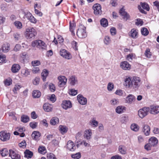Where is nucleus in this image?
Instances as JSON below:
<instances>
[{
    "mask_svg": "<svg viewBox=\"0 0 159 159\" xmlns=\"http://www.w3.org/2000/svg\"><path fill=\"white\" fill-rule=\"evenodd\" d=\"M126 107L123 106H118L116 109V111L119 114L122 113L124 111L126 110Z\"/></svg>",
    "mask_w": 159,
    "mask_h": 159,
    "instance_id": "a878e982",
    "label": "nucleus"
},
{
    "mask_svg": "<svg viewBox=\"0 0 159 159\" xmlns=\"http://www.w3.org/2000/svg\"><path fill=\"white\" fill-rule=\"evenodd\" d=\"M131 129L134 131H137L139 129V127L137 124H133L131 125Z\"/></svg>",
    "mask_w": 159,
    "mask_h": 159,
    "instance_id": "ea45409f",
    "label": "nucleus"
},
{
    "mask_svg": "<svg viewBox=\"0 0 159 159\" xmlns=\"http://www.w3.org/2000/svg\"><path fill=\"white\" fill-rule=\"evenodd\" d=\"M30 120V118L27 115H23L21 118V121L25 123L28 122Z\"/></svg>",
    "mask_w": 159,
    "mask_h": 159,
    "instance_id": "e433bc0d",
    "label": "nucleus"
},
{
    "mask_svg": "<svg viewBox=\"0 0 159 159\" xmlns=\"http://www.w3.org/2000/svg\"><path fill=\"white\" fill-rule=\"evenodd\" d=\"M43 107L44 111L47 112L52 111V105L48 103H45L43 106Z\"/></svg>",
    "mask_w": 159,
    "mask_h": 159,
    "instance_id": "393cba45",
    "label": "nucleus"
},
{
    "mask_svg": "<svg viewBox=\"0 0 159 159\" xmlns=\"http://www.w3.org/2000/svg\"><path fill=\"white\" fill-rule=\"evenodd\" d=\"M111 159H122V158L120 156L118 155H116L112 156Z\"/></svg>",
    "mask_w": 159,
    "mask_h": 159,
    "instance_id": "774afa93",
    "label": "nucleus"
},
{
    "mask_svg": "<svg viewBox=\"0 0 159 159\" xmlns=\"http://www.w3.org/2000/svg\"><path fill=\"white\" fill-rule=\"evenodd\" d=\"M141 34L144 36H147L149 34V32L148 29L145 28H143L141 30Z\"/></svg>",
    "mask_w": 159,
    "mask_h": 159,
    "instance_id": "79ce46f5",
    "label": "nucleus"
},
{
    "mask_svg": "<svg viewBox=\"0 0 159 159\" xmlns=\"http://www.w3.org/2000/svg\"><path fill=\"white\" fill-rule=\"evenodd\" d=\"M32 71L33 73L36 74L39 72L40 69L38 67L34 66L33 67Z\"/></svg>",
    "mask_w": 159,
    "mask_h": 159,
    "instance_id": "0e129e2a",
    "label": "nucleus"
},
{
    "mask_svg": "<svg viewBox=\"0 0 159 159\" xmlns=\"http://www.w3.org/2000/svg\"><path fill=\"white\" fill-rule=\"evenodd\" d=\"M118 150L122 154H125L126 153V148L124 145H120L119 146Z\"/></svg>",
    "mask_w": 159,
    "mask_h": 159,
    "instance_id": "c756f323",
    "label": "nucleus"
},
{
    "mask_svg": "<svg viewBox=\"0 0 159 159\" xmlns=\"http://www.w3.org/2000/svg\"><path fill=\"white\" fill-rule=\"evenodd\" d=\"M115 93L119 96H122L123 94V91L121 89L117 90L115 92Z\"/></svg>",
    "mask_w": 159,
    "mask_h": 159,
    "instance_id": "e2e57ef3",
    "label": "nucleus"
},
{
    "mask_svg": "<svg viewBox=\"0 0 159 159\" xmlns=\"http://www.w3.org/2000/svg\"><path fill=\"white\" fill-rule=\"evenodd\" d=\"M59 130L61 133L62 134H63L67 132L68 128L65 126L60 125L59 126Z\"/></svg>",
    "mask_w": 159,
    "mask_h": 159,
    "instance_id": "473e14b6",
    "label": "nucleus"
},
{
    "mask_svg": "<svg viewBox=\"0 0 159 159\" xmlns=\"http://www.w3.org/2000/svg\"><path fill=\"white\" fill-rule=\"evenodd\" d=\"M59 119L57 117H54L52 118L50 121V124L52 125H55L59 123Z\"/></svg>",
    "mask_w": 159,
    "mask_h": 159,
    "instance_id": "c85d7f7f",
    "label": "nucleus"
},
{
    "mask_svg": "<svg viewBox=\"0 0 159 159\" xmlns=\"http://www.w3.org/2000/svg\"><path fill=\"white\" fill-rule=\"evenodd\" d=\"M135 100L134 96L132 94H129L126 98V101L129 104H132Z\"/></svg>",
    "mask_w": 159,
    "mask_h": 159,
    "instance_id": "4be33fe9",
    "label": "nucleus"
},
{
    "mask_svg": "<svg viewBox=\"0 0 159 159\" xmlns=\"http://www.w3.org/2000/svg\"><path fill=\"white\" fill-rule=\"evenodd\" d=\"M143 131L146 136H148L150 134V128L147 125H143Z\"/></svg>",
    "mask_w": 159,
    "mask_h": 159,
    "instance_id": "5701e85b",
    "label": "nucleus"
},
{
    "mask_svg": "<svg viewBox=\"0 0 159 159\" xmlns=\"http://www.w3.org/2000/svg\"><path fill=\"white\" fill-rule=\"evenodd\" d=\"M57 79L59 80L58 85L59 87H63L66 84L67 79L65 76H59L58 77Z\"/></svg>",
    "mask_w": 159,
    "mask_h": 159,
    "instance_id": "6e6552de",
    "label": "nucleus"
},
{
    "mask_svg": "<svg viewBox=\"0 0 159 159\" xmlns=\"http://www.w3.org/2000/svg\"><path fill=\"white\" fill-rule=\"evenodd\" d=\"M119 12L121 15L124 16V19L127 20L129 18V14L125 11V9L124 8H122L120 9Z\"/></svg>",
    "mask_w": 159,
    "mask_h": 159,
    "instance_id": "bb28decb",
    "label": "nucleus"
},
{
    "mask_svg": "<svg viewBox=\"0 0 159 159\" xmlns=\"http://www.w3.org/2000/svg\"><path fill=\"white\" fill-rule=\"evenodd\" d=\"M39 82V79L38 77H36L33 80V83L34 85H38Z\"/></svg>",
    "mask_w": 159,
    "mask_h": 159,
    "instance_id": "680f3d73",
    "label": "nucleus"
},
{
    "mask_svg": "<svg viewBox=\"0 0 159 159\" xmlns=\"http://www.w3.org/2000/svg\"><path fill=\"white\" fill-rule=\"evenodd\" d=\"M141 80L139 77H134L132 79L128 77L125 80V82L126 86L129 88H133L137 89L140 84Z\"/></svg>",
    "mask_w": 159,
    "mask_h": 159,
    "instance_id": "f257e3e1",
    "label": "nucleus"
},
{
    "mask_svg": "<svg viewBox=\"0 0 159 159\" xmlns=\"http://www.w3.org/2000/svg\"><path fill=\"white\" fill-rule=\"evenodd\" d=\"M85 29L86 28L83 25H81L80 26L77 32V35L79 38L83 39L87 37Z\"/></svg>",
    "mask_w": 159,
    "mask_h": 159,
    "instance_id": "20e7f679",
    "label": "nucleus"
},
{
    "mask_svg": "<svg viewBox=\"0 0 159 159\" xmlns=\"http://www.w3.org/2000/svg\"><path fill=\"white\" fill-rule=\"evenodd\" d=\"M66 148L69 150L72 151H74L76 148L74 143L70 140H69L67 142Z\"/></svg>",
    "mask_w": 159,
    "mask_h": 159,
    "instance_id": "4468645a",
    "label": "nucleus"
},
{
    "mask_svg": "<svg viewBox=\"0 0 159 159\" xmlns=\"http://www.w3.org/2000/svg\"><path fill=\"white\" fill-rule=\"evenodd\" d=\"M129 35L133 39L137 38L138 36V30L134 29H132L130 31Z\"/></svg>",
    "mask_w": 159,
    "mask_h": 159,
    "instance_id": "aec40b11",
    "label": "nucleus"
},
{
    "mask_svg": "<svg viewBox=\"0 0 159 159\" xmlns=\"http://www.w3.org/2000/svg\"><path fill=\"white\" fill-rule=\"evenodd\" d=\"M77 99L78 102L80 104L84 105L87 103V99L81 94H79L77 96Z\"/></svg>",
    "mask_w": 159,
    "mask_h": 159,
    "instance_id": "9b49d317",
    "label": "nucleus"
},
{
    "mask_svg": "<svg viewBox=\"0 0 159 159\" xmlns=\"http://www.w3.org/2000/svg\"><path fill=\"white\" fill-rule=\"evenodd\" d=\"M101 25L104 27H107L108 25V21L107 19L105 18H102L100 20Z\"/></svg>",
    "mask_w": 159,
    "mask_h": 159,
    "instance_id": "58836bf2",
    "label": "nucleus"
},
{
    "mask_svg": "<svg viewBox=\"0 0 159 159\" xmlns=\"http://www.w3.org/2000/svg\"><path fill=\"white\" fill-rule=\"evenodd\" d=\"M25 157L27 158H31L33 155V153L29 150H26L24 152Z\"/></svg>",
    "mask_w": 159,
    "mask_h": 159,
    "instance_id": "7c9ffc66",
    "label": "nucleus"
},
{
    "mask_svg": "<svg viewBox=\"0 0 159 159\" xmlns=\"http://www.w3.org/2000/svg\"><path fill=\"white\" fill-rule=\"evenodd\" d=\"M31 63L33 66H36L39 65L40 64V62L39 61L35 60L32 61Z\"/></svg>",
    "mask_w": 159,
    "mask_h": 159,
    "instance_id": "4d7b16f0",
    "label": "nucleus"
},
{
    "mask_svg": "<svg viewBox=\"0 0 159 159\" xmlns=\"http://www.w3.org/2000/svg\"><path fill=\"white\" fill-rule=\"evenodd\" d=\"M104 42L106 45H108L111 42V40L110 38L108 36H105L104 40Z\"/></svg>",
    "mask_w": 159,
    "mask_h": 159,
    "instance_id": "8fccbe9b",
    "label": "nucleus"
},
{
    "mask_svg": "<svg viewBox=\"0 0 159 159\" xmlns=\"http://www.w3.org/2000/svg\"><path fill=\"white\" fill-rule=\"evenodd\" d=\"M92 133L90 129H86L84 132V137L87 140H89L92 136Z\"/></svg>",
    "mask_w": 159,
    "mask_h": 159,
    "instance_id": "6ab92c4d",
    "label": "nucleus"
},
{
    "mask_svg": "<svg viewBox=\"0 0 159 159\" xmlns=\"http://www.w3.org/2000/svg\"><path fill=\"white\" fill-rule=\"evenodd\" d=\"M143 21L140 19H137V21L135 23V24L137 25H142L143 24Z\"/></svg>",
    "mask_w": 159,
    "mask_h": 159,
    "instance_id": "338daca9",
    "label": "nucleus"
},
{
    "mask_svg": "<svg viewBox=\"0 0 159 159\" xmlns=\"http://www.w3.org/2000/svg\"><path fill=\"white\" fill-rule=\"evenodd\" d=\"M69 82L70 84L74 86L78 83L77 78L74 76H71L69 79Z\"/></svg>",
    "mask_w": 159,
    "mask_h": 159,
    "instance_id": "f3484780",
    "label": "nucleus"
},
{
    "mask_svg": "<svg viewBox=\"0 0 159 159\" xmlns=\"http://www.w3.org/2000/svg\"><path fill=\"white\" fill-rule=\"evenodd\" d=\"M38 123L35 122H32L30 124V126L33 129L35 128L37 125Z\"/></svg>",
    "mask_w": 159,
    "mask_h": 159,
    "instance_id": "bf43d9fd",
    "label": "nucleus"
},
{
    "mask_svg": "<svg viewBox=\"0 0 159 159\" xmlns=\"http://www.w3.org/2000/svg\"><path fill=\"white\" fill-rule=\"evenodd\" d=\"M10 49L9 45L7 44H4L2 47V50L3 52H7Z\"/></svg>",
    "mask_w": 159,
    "mask_h": 159,
    "instance_id": "c9c22d12",
    "label": "nucleus"
},
{
    "mask_svg": "<svg viewBox=\"0 0 159 159\" xmlns=\"http://www.w3.org/2000/svg\"><path fill=\"white\" fill-rule=\"evenodd\" d=\"M41 135V134L39 132L34 131L32 133L31 137L34 140L38 141L39 140V138Z\"/></svg>",
    "mask_w": 159,
    "mask_h": 159,
    "instance_id": "412c9836",
    "label": "nucleus"
},
{
    "mask_svg": "<svg viewBox=\"0 0 159 159\" xmlns=\"http://www.w3.org/2000/svg\"><path fill=\"white\" fill-rule=\"evenodd\" d=\"M60 54L61 56L66 59H70L71 58V55L70 54L64 49H61Z\"/></svg>",
    "mask_w": 159,
    "mask_h": 159,
    "instance_id": "9d476101",
    "label": "nucleus"
},
{
    "mask_svg": "<svg viewBox=\"0 0 159 159\" xmlns=\"http://www.w3.org/2000/svg\"><path fill=\"white\" fill-rule=\"evenodd\" d=\"M4 84L6 85H10L11 84V80L10 79H6L4 81Z\"/></svg>",
    "mask_w": 159,
    "mask_h": 159,
    "instance_id": "052dcab7",
    "label": "nucleus"
},
{
    "mask_svg": "<svg viewBox=\"0 0 159 159\" xmlns=\"http://www.w3.org/2000/svg\"><path fill=\"white\" fill-rule=\"evenodd\" d=\"M25 16L31 22L34 23H35L36 22V19L30 12L25 13Z\"/></svg>",
    "mask_w": 159,
    "mask_h": 159,
    "instance_id": "a211bd4d",
    "label": "nucleus"
},
{
    "mask_svg": "<svg viewBox=\"0 0 159 159\" xmlns=\"http://www.w3.org/2000/svg\"><path fill=\"white\" fill-rule=\"evenodd\" d=\"M69 94L72 96H75L77 94V90L74 89L69 90Z\"/></svg>",
    "mask_w": 159,
    "mask_h": 159,
    "instance_id": "49530a36",
    "label": "nucleus"
},
{
    "mask_svg": "<svg viewBox=\"0 0 159 159\" xmlns=\"http://www.w3.org/2000/svg\"><path fill=\"white\" fill-rule=\"evenodd\" d=\"M158 142L157 139L155 137H152L149 140V144L152 147L156 146Z\"/></svg>",
    "mask_w": 159,
    "mask_h": 159,
    "instance_id": "b1692460",
    "label": "nucleus"
},
{
    "mask_svg": "<svg viewBox=\"0 0 159 159\" xmlns=\"http://www.w3.org/2000/svg\"><path fill=\"white\" fill-rule=\"evenodd\" d=\"M38 150L39 152L41 154L45 153L46 152L45 148L42 146H40L39 147Z\"/></svg>",
    "mask_w": 159,
    "mask_h": 159,
    "instance_id": "37998d69",
    "label": "nucleus"
},
{
    "mask_svg": "<svg viewBox=\"0 0 159 159\" xmlns=\"http://www.w3.org/2000/svg\"><path fill=\"white\" fill-rule=\"evenodd\" d=\"M81 154L80 152L71 155L72 157L75 159H79L81 157Z\"/></svg>",
    "mask_w": 159,
    "mask_h": 159,
    "instance_id": "3c124183",
    "label": "nucleus"
},
{
    "mask_svg": "<svg viewBox=\"0 0 159 159\" xmlns=\"http://www.w3.org/2000/svg\"><path fill=\"white\" fill-rule=\"evenodd\" d=\"M49 89L52 92H54L56 90L55 85L52 83H50L49 85Z\"/></svg>",
    "mask_w": 159,
    "mask_h": 159,
    "instance_id": "864d4df0",
    "label": "nucleus"
},
{
    "mask_svg": "<svg viewBox=\"0 0 159 159\" xmlns=\"http://www.w3.org/2000/svg\"><path fill=\"white\" fill-rule=\"evenodd\" d=\"M149 112L152 114H156L159 112L158 106H151L149 107Z\"/></svg>",
    "mask_w": 159,
    "mask_h": 159,
    "instance_id": "f8f14e48",
    "label": "nucleus"
},
{
    "mask_svg": "<svg viewBox=\"0 0 159 159\" xmlns=\"http://www.w3.org/2000/svg\"><path fill=\"white\" fill-rule=\"evenodd\" d=\"M120 66L123 69L125 70H129L131 68V65L126 61L122 62Z\"/></svg>",
    "mask_w": 159,
    "mask_h": 159,
    "instance_id": "ddd939ff",
    "label": "nucleus"
},
{
    "mask_svg": "<svg viewBox=\"0 0 159 159\" xmlns=\"http://www.w3.org/2000/svg\"><path fill=\"white\" fill-rule=\"evenodd\" d=\"M26 146V143L25 141L23 140L20 143H19V146L23 148L25 147Z\"/></svg>",
    "mask_w": 159,
    "mask_h": 159,
    "instance_id": "69168bd1",
    "label": "nucleus"
},
{
    "mask_svg": "<svg viewBox=\"0 0 159 159\" xmlns=\"http://www.w3.org/2000/svg\"><path fill=\"white\" fill-rule=\"evenodd\" d=\"M31 46L33 47H36L39 50H45L47 45L44 42L41 40H36L33 41L31 43Z\"/></svg>",
    "mask_w": 159,
    "mask_h": 159,
    "instance_id": "f03ea898",
    "label": "nucleus"
},
{
    "mask_svg": "<svg viewBox=\"0 0 159 159\" xmlns=\"http://www.w3.org/2000/svg\"><path fill=\"white\" fill-rule=\"evenodd\" d=\"M0 153L2 157H5L9 154V152L7 149L5 148L0 151Z\"/></svg>",
    "mask_w": 159,
    "mask_h": 159,
    "instance_id": "a19ab883",
    "label": "nucleus"
},
{
    "mask_svg": "<svg viewBox=\"0 0 159 159\" xmlns=\"http://www.w3.org/2000/svg\"><path fill=\"white\" fill-rule=\"evenodd\" d=\"M48 74V70L46 69L43 70V72L41 73V75L42 77V79L43 81L46 80V79Z\"/></svg>",
    "mask_w": 159,
    "mask_h": 159,
    "instance_id": "2f4dec72",
    "label": "nucleus"
},
{
    "mask_svg": "<svg viewBox=\"0 0 159 159\" xmlns=\"http://www.w3.org/2000/svg\"><path fill=\"white\" fill-rule=\"evenodd\" d=\"M9 156L12 159H15L17 158V159L20 158V156L16 153V152L12 149L9 150Z\"/></svg>",
    "mask_w": 159,
    "mask_h": 159,
    "instance_id": "dca6fc26",
    "label": "nucleus"
},
{
    "mask_svg": "<svg viewBox=\"0 0 159 159\" xmlns=\"http://www.w3.org/2000/svg\"><path fill=\"white\" fill-rule=\"evenodd\" d=\"M10 136V134L6 131L3 130L0 132V140L3 142H6L9 140Z\"/></svg>",
    "mask_w": 159,
    "mask_h": 159,
    "instance_id": "39448f33",
    "label": "nucleus"
},
{
    "mask_svg": "<svg viewBox=\"0 0 159 159\" xmlns=\"http://www.w3.org/2000/svg\"><path fill=\"white\" fill-rule=\"evenodd\" d=\"M21 88V86L18 84L15 85L13 91L15 93H17V91H18Z\"/></svg>",
    "mask_w": 159,
    "mask_h": 159,
    "instance_id": "5fc2aeb1",
    "label": "nucleus"
},
{
    "mask_svg": "<svg viewBox=\"0 0 159 159\" xmlns=\"http://www.w3.org/2000/svg\"><path fill=\"white\" fill-rule=\"evenodd\" d=\"M32 95L34 98H38L41 96V93L39 90H34L33 91Z\"/></svg>",
    "mask_w": 159,
    "mask_h": 159,
    "instance_id": "f704fd0d",
    "label": "nucleus"
},
{
    "mask_svg": "<svg viewBox=\"0 0 159 159\" xmlns=\"http://www.w3.org/2000/svg\"><path fill=\"white\" fill-rule=\"evenodd\" d=\"M47 157L48 159H57L55 155L51 153L47 154Z\"/></svg>",
    "mask_w": 159,
    "mask_h": 159,
    "instance_id": "6e6d98bb",
    "label": "nucleus"
},
{
    "mask_svg": "<svg viewBox=\"0 0 159 159\" xmlns=\"http://www.w3.org/2000/svg\"><path fill=\"white\" fill-rule=\"evenodd\" d=\"M114 88V85L112 82H109L107 86V89L109 91H111Z\"/></svg>",
    "mask_w": 159,
    "mask_h": 159,
    "instance_id": "c03bdc74",
    "label": "nucleus"
},
{
    "mask_svg": "<svg viewBox=\"0 0 159 159\" xmlns=\"http://www.w3.org/2000/svg\"><path fill=\"white\" fill-rule=\"evenodd\" d=\"M89 124L93 127H97L98 124V122L96 120L93 118L89 122Z\"/></svg>",
    "mask_w": 159,
    "mask_h": 159,
    "instance_id": "72a5a7b5",
    "label": "nucleus"
},
{
    "mask_svg": "<svg viewBox=\"0 0 159 159\" xmlns=\"http://www.w3.org/2000/svg\"><path fill=\"white\" fill-rule=\"evenodd\" d=\"M75 26V24L70 22V30L73 35H75L74 30Z\"/></svg>",
    "mask_w": 159,
    "mask_h": 159,
    "instance_id": "a18cd8bd",
    "label": "nucleus"
},
{
    "mask_svg": "<svg viewBox=\"0 0 159 159\" xmlns=\"http://www.w3.org/2000/svg\"><path fill=\"white\" fill-rule=\"evenodd\" d=\"M141 6L139 5L138 8L140 11L142 13L146 14L147 12L143 9H145L147 11H149L150 8L146 2H140Z\"/></svg>",
    "mask_w": 159,
    "mask_h": 159,
    "instance_id": "0eeeda50",
    "label": "nucleus"
},
{
    "mask_svg": "<svg viewBox=\"0 0 159 159\" xmlns=\"http://www.w3.org/2000/svg\"><path fill=\"white\" fill-rule=\"evenodd\" d=\"M21 74L24 77H26L30 75V72L29 70L27 69H23L21 71Z\"/></svg>",
    "mask_w": 159,
    "mask_h": 159,
    "instance_id": "4c0bfd02",
    "label": "nucleus"
},
{
    "mask_svg": "<svg viewBox=\"0 0 159 159\" xmlns=\"http://www.w3.org/2000/svg\"><path fill=\"white\" fill-rule=\"evenodd\" d=\"M149 107H144L140 109L138 111V115L139 117L143 118L147 116L149 111Z\"/></svg>",
    "mask_w": 159,
    "mask_h": 159,
    "instance_id": "423d86ee",
    "label": "nucleus"
},
{
    "mask_svg": "<svg viewBox=\"0 0 159 159\" xmlns=\"http://www.w3.org/2000/svg\"><path fill=\"white\" fill-rule=\"evenodd\" d=\"M93 8L95 15H101L102 13L101 7L99 4L96 3L94 4L93 7Z\"/></svg>",
    "mask_w": 159,
    "mask_h": 159,
    "instance_id": "1a4fd4ad",
    "label": "nucleus"
},
{
    "mask_svg": "<svg viewBox=\"0 0 159 159\" xmlns=\"http://www.w3.org/2000/svg\"><path fill=\"white\" fill-rule=\"evenodd\" d=\"M14 37L16 40H18L21 38V36L19 33H16L14 34Z\"/></svg>",
    "mask_w": 159,
    "mask_h": 159,
    "instance_id": "13d9d810",
    "label": "nucleus"
},
{
    "mask_svg": "<svg viewBox=\"0 0 159 159\" xmlns=\"http://www.w3.org/2000/svg\"><path fill=\"white\" fill-rule=\"evenodd\" d=\"M145 55L148 58H150L152 56L151 52H150V49L149 48H147L145 51Z\"/></svg>",
    "mask_w": 159,
    "mask_h": 159,
    "instance_id": "09e8293b",
    "label": "nucleus"
},
{
    "mask_svg": "<svg viewBox=\"0 0 159 159\" xmlns=\"http://www.w3.org/2000/svg\"><path fill=\"white\" fill-rule=\"evenodd\" d=\"M36 34V31L33 28H28L26 30L25 36L27 39H34Z\"/></svg>",
    "mask_w": 159,
    "mask_h": 159,
    "instance_id": "7ed1b4c3",
    "label": "nucleus"
},
{
    "mask_svg": "<svg viewBox=\"0 0 159 159\" xmlns=\"http://www.w3.org/2000/svg\"><path fill=\"white\" fill-rule=\"evenodd\" d=\"M119 102L118 100L116 98H113L110 101L111 104L113 106L117 105Z\"/></svg>",
    "mask_w": 159,
    "mask_h": 159,
    "instance_id": "de8ad7c7",
    "label": "nucleus"
},
{
    "mask_svg": "<svg viewBox=\"0 0 159 159\" xmlns=\"http://www.w3.org/2000/svg\"><path fill=\"white\" fill-rule=\"evenodd\" d=\"M15 26L19 29H20L22 27V23L19 21H16L14 23Z\"/></svg>",
    "mask_w": 159,
    "mask_h": 159,
    "instance_id": "603ef678",
    "label": "nucleus"
},
{
    "mask_svg": "<svg viewBox=\"0 0 159 159\" xmlns=\"http://www.w3.org/2000/svg\"><path fill=\"white\" fill-rule=\"evenodd\" d=\"M62 107L63 108L66 110L72 107V104L70 101H65L62 103Z\"/></svg>",
    "mask_w": 159,
    "mask_h": 159,
    "instance_id": "2eb2a0df",
    "label": "nucleus"
},
{
    "mask_svg": "<svg viewBox=\"0 0 159 159\" xmlns=\"http://www.w3.org/2000/svg\"><path fill=\"white\" fill-rule=\"evenodd\" d=\"M20 69V66L18 64H13L11 67V71L13 73L17 72Z\"/></svg>",
    "mask_w": 159,
    "mask_h": 159,
    "instance_id": "cd10ccee",
    "label": "nucleus"
}]
</instances>
